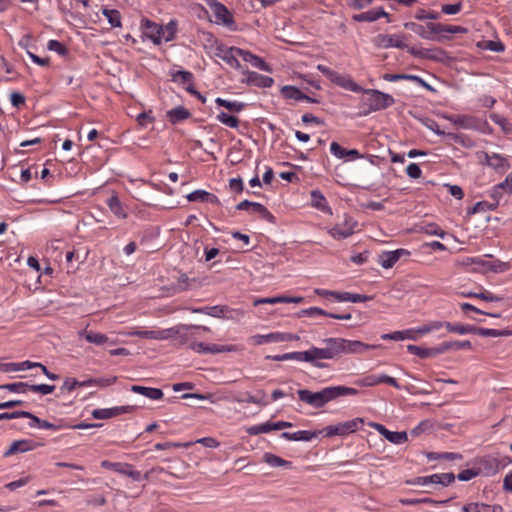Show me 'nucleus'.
Listing matches in <instances>:
<instances>
[{
  "label": "nucleus",
  "instance_id": "obj_51",
  "mask_svg": "<svg viewBox=\"0 0 512 512\" xmlns=\"http://www.w3.org/2000/svg\"><path fill=\"white\" fill-rule=\"evenodd\" d=\"M407 52L411 54L414 57L421 58V59H427L432 60L433 56V48L432 49H417L416 47H409Z\"/></svg>",
  "mask_w": 512,
  "mask_h": 512
},
{
  "label": "nucleus",
  "instance_id": "obj_52",
  "mask_svg": "<svg viewBox=\"0 0 512 512\" xmlns=\"http://www.w3.org/2000/svg\"><path fill=\"white\" fill-rule=\"evenodd\" d=\"M446 351L448 350H462V349H471L472 345L469 340L463 341H446L444 342Z\"/></svg>",
  "mask_w": 512,
  "mask_h": 512
},
{
  "label": "nucleus",
  "instance_id": "obj_56",
  "mask_svg": "<svg viewBox=\"0 0 512 512\" xmlns=\"http://www.w3.org/2000/svg\"><path fill=\"white\" fill-rule=\"evenodd\" d=\"M330 312H327L321 308L318 307H310L307 309H303L299 312V316H308V317H314V316H326L329 317Z\"/></svg>",
  "mask_w": 512,
  "mask_h": 512
},
{
  "label": "nucleus",
  "instance_id": "obj_37",
  "mask_svg": "<svg viewBox=\"0 0 512 512\" xmlns=\"http://www.w3.org/2000/svg\"><path fill=\"white\" fill-rule=\"evenodd\" d=\"M81 335H83L85 337L87 342L93 343L96 345H102L108 341V337L105 334L94 332V331L83 330L81 332Z\"/></svg>",
  "mask_w": 512,
  "mask_h": 512
},
{
  "label": "nucleus",
  "instance_id": "obj_47",
  "mask_svg": "<svg viewBox=\"0 0 512 512\" xmlns=\"http://www.w3.org/2000/svg\"><path fill=\"white\" fill-rule=\"evenodd\" d=\"M103 14L112 27H121V15L118 10L104 9Z\"/></svg>",
  "mask_w": 512,
  "mask_h": 512
},
{
  "label": "nucleus",
  "instance_id": "obj_30",
  "mask_svg": "<svg viewBox=\"0 0 512 512\" xmlns=\"http://www.w3.org/2000/svg\"><path fill=\"white\" fill-rule=\"evenodd\" d=\"M191 116V113L188 109L183 106H178L167 112V117L172 124L179 123L183 120L188 119Z\"/></svg>",
  "mask_w": 512,
  "mask_h": 512
},
{
  "label": "nucleus",
  "instance_id": "obj_62",
  "mask_svg": "<svg viewBox=\"0 0 512 512\" xmlns=\"http://www.w3.org/2000/svg\"><path fill=\"white\" fill-rule=\"evenodd\" d=\"M415 19L417 20H437L439 18V14L437 12H427L425 9H419L415 14Z\"/></svg>",
  "mask_w": 512,
  "mask_h": 512
},
{
  "label": "nucleus",
  "instance_id": "obj_11",
  "mask_svg": "<svg viewBox=\"0 0 512 512\" xmlns=\"http://www.w3.org/2000/svg\"><path fill=\"white\" fill-rule=\"evenodd\" d=\"M405 39H406L405 35L379 34L376 37H374L372 41H373V44L378 48L387 49V48L395 47V48H399V49H404V48L408 49L409 47L404 42Z\"/></svg>",
  "mask_w": 512,
  "mask_h": 512
},
{
  "label": "nucleus",
  "instance_id": "obj_2",
  "mask_svg": "<svg viewBox=\"0 0 512 512\" xmlns=\"http://www.w3.org/2000/svg\"><path fill=\"white\" fill-rule=\"evenodd\" d=\"M324 347H312L311 349L304 351L308 356L305 357V362H310L317 368H327L328 365L323 362H319L321 359H334L340 356V349L342 341L340 338H326L322 341Z\"/></svg>",
  "mask_w": 512,
  "mask_h": 512
},
{
  "label": "nucleus",
  "instance_id": "obj_29",
  "mask_svg": "<svg viewBox=\"0 0 512 512\" xmlns=\"http://www.w3.org/2000/svg\"><path fill=\"white\" fill-rule=\"evenodd\" d=\"M242 59L245 62H249L253 67H256L260 70L268 72L271 70L269 65L262 58L252 54L247 50H243Z\"/></svg>",
  "mask_w": 512,
  "mask_h": 512
},
{
  "label": "nucleus",
  "instance_id": "obj_31",
  "mask_svg": "<svg viewBox=\"0 0 512 512\" xmlns=\"http://www.w3.org/2000/svg\"><path fill=\"white\" fill-rule=\"evenodd\" d=\"M308 356L304 351L288 352L281 355H267L265 358L272 361H286V360H297L305 361V357Z\"/></svg>",
  "mask_w": 512,
  "mask_h": 512
},
{
  "label": "nucleus",
  "instance_id": "obj_12",
  "mask_svg": "<svg viewBox=\"0 0 512 512\" xmlns=\"http://www.w3.org/2000/svg\"><path fill=\"white\" fill-rule=\"evenodd\" d=\"M369 425L376 429L381 436H383L392 444L401 445L408 440V435L405 431H390L384 425L375 422H371Z\"/></svg>",
  "mask_w": 512,
  "mask_h": 512
},
{
  "label": "nucleus",
  "instance_id": "obj_16",
  "mask_svg": "<svg viewBox=\"0 0 512 512\" xmlns=\"http://www.w3.org/2000/svg\"><path fill=\"white\" fill-rule=\"evenodd\" d=\"M291 425L292 424L290 422H285V421H278L275 423L266 422V423H262L259 425H254V426L249 427L247 429V432L250 435H258L261 433H268L273 430H281L283 428L290 427Z\"/></svg>",
  "mask_w": 512,
  "mask_h": 512
},
{
  "label": "nucleus",
  "instance_id": "obj_40",
  "mask_svg": "<svg viewBox=\"0 0 512 512\" xmlns=\"http://www.w3.org/2000/svg\"><path fill=\"white\" fill-rule=\"evenodd\" d=\"M256 345H262L270 342H281V333H269L267 335H254L251 338Z\"/></svg>",
  "mask_w": 512,
  "mask_h": 512
},
{
  "label": "nucleus",
  "instance_id": "obj_22",
  "mask_svg": "<svg viewBox=\"0 0 512 512\" xmlns=\"http://www.w3.org/2000/svg\"><path fill=\"white\" fill-rule=\"evenodd\" d=\"M247 78L245 80L246 84L261 88L271 87L274 83L273 78L269 76L261 75L254 71H246Z\"/></svg>",
  "mask_w": 512,
  "mask_h": 512
},
{
  "label": "nucleus",
  "instance_id": "obj_54",
  "mask_svg": "<svg viewBox=\"0 0 512 512\" xmlns=\"http://www.w3.org/2000/svg\"><path fill=\"white\" fill-rule=\"evenodd\" d=\"M55 390L54 385L49 384H29V391L35 393H41L43 395H47L52 393Z\"/></svg>",
  "mask_w": 512,
  "mask_h": 512
},
{
  "label": "nucleus",
  "instance_id": "obj_8",
  "mask_svg": "<svg viewBox=\"0 0 512 512\" xmlns=\"http://www.w3.org/2000/svg\"><path fill=\"white\" fill-rule=\"evenodd\" d=\"M424 457L426 458L427 463H431L429 469H436L439 467H444L445 463L452 462L455 460L462 459V455L454 452H434V451H424Z\"/></svg>",
  "mask_w": 512,
  "mask_h": 512
},
{
  "label": "nucleus",
  "instance_id": "obj_58",
  "mask_svg": "<svg viewBox=\"0 0 512 512\" xmlns=\"http://www.w3.org/2000/svg\"><path fill=\"white\" fill-rule=\"evenodd\" d=\"M264 460L273 467H278L282 465H290V462L272 454V453H266L264 455Z\"/></svg>",
  "mask_w": 512,
  "mask_h": 512
},
{
  "label": "nucleus",
  "instance_id": "obj_59",
  "mask_svg": "<svg viewBox=\"0 0 512 512\" xmlns=\"http://www.w3.org/2000/svg\"><path fill=\"white\" fill-rule=\"evenodd\" d=\"M208 197V192L205 190H195L187 195L190 202H205Z\"/></svg>",
  "mask_w": 512,
  "mask_h": 512
},
{
  "label": "nucleus",
  "instance_id": "obj_32",
  "mask_svg": "<svg viewBox=\"0 0 512 512\" xmlns=\"http://www.w3.org/2000/svg\"><path fill=\"white\" fill-rule=\"evenodd\" d=\"M144 28L146 30V34L152 39L154 43L159 44L161 42L162 26H159L156 23L146 19L144 21Z\"/></svg>",
  "mask_w": 512,
  "mask_h": 512
},
{
  "label": "nucleus",
  "instance_id": "obj_5",
  "mask_svg": "<svg viewBox=\"0 0 512 512\" xmlns=\"http://www.w3.org/2000/svg\"><path fill=\"white\" fill-rule=\"evenodd\" d=\"M191 327L193 326L181 324L166 330H136L127 333V335L137 336L144 339L164 340L169 338L171 333H181L182 330H187Z\"/></svg>",
  "mask_w": 512,
  "mask_h": 512
},
{
  "label": "nucleus",
  "instance_id": "obj_27",
  "mask_svg": "<svg viewBox=\"0 0 512 512\" xmlns=\"http://www.w3.org/2000/svg\"><path fill=\"white\" fill-rule=\"evenodd\" d=\"M404 28L413 31L420 37L428 40H434L436 38L435 35L437 34L435 32H431V30H429L427 26L425 27L415 22L404 23Z\"/></svg>",
  "mask_w": 512,
  "mask_h": 512
},
{
  "label": "nucleus",
  "instance_id": "obj_43",
  "mask_svg": "<svg viewBox=\"0 0 512 512\" xmlns=\"http://www.w3.org/2000/svg\"><path fill=\"white\" fill-rule=\"evenodd\" d=\"M1 390H8L10 392L25 394L29 391V384L26 382H14L0 385Z\"/></svg>",
  "mask_w": 512,
  "mask_h": 512
},
{
  "label": "nucleus",
  "instance_id": "obj_61",
  "mask_svg": "<svg viewBox=\"0 0 512 512\" xmlns=\"http://www.w3.org/2000/svg\"><path fill=\"white\" fill-rule=\"evenodd\" d=\"M462 4L461 2L455 4H443L441 6V12L447 15H454L461 11Z\"/></svg>",
  "mask_w": 512,
  "mask_h": 512
},
{
  "label": "nucleus",
  "instance_id": "obj_63",
  "mask_svg": "<svg viewBox=\"0 0 512 512\" xmlns=\"http://www.w3.org/2000/svg\"><path fill=\"white\" fill-rule=\"evenodd\" d=\"M479 471H478V468H473V469H465L463 471H461L458 475H457V478L460 480V481H469L471 480L472 478L476 477L477 475H479Z\"/></svg>",
  "mask_w": 512,
  "mask_h": 512
},
{
  "label": "nucleus",
  "instance_id": "obj_24",
  "mask_svg": "<svg viewBox=\"0 0 512 512\" xmlns=\"http://www.w3.org/2000/svg\"><path fill=\"white\" fill-rule=\"evenodd\" d=\"M333 297L339 302H365L373 299V296L361 295L351 292H337L333 294Z\"/></svg>",
  "mask_w": 512,
  "mask_h": 512
},
{
  "label": "nucleus",
  "instance_id": "obj_34",
  "mask_svg": "<svg viewBox=\"0 0 512 512\" xmlns=\"http://www.w3.org/2000/svg\"><path fill=\"white\" fill-rule=\"evenodd\" d=\"M218 106L224 107L232 113H239L246 107V104L238 101H229L223 98H216L215 100Z\"/></svg>",
  "mask_w": 512,
  "mask_h": 512
},
{
  "label": "nucleus",
  "instance_id": "obj_42",
  "mask_svg": "<svg viewBox=\"0 0 512 512\" xmlns=\"http://www.w3.org/2000/svg\"><path fill=\"white\" fill-rule=\"evenodd\" d=\"M177 32L176 20H171L166 26H162L161 40L164 39L166 42L172 41L175 38Z\"/></svg>",
  "mask_w": 512,
  "mask_h": 512
},
{
  "label": "nucleus",
  "instance_id": "obj_28",
  "mask_svg": "<svg viewBox=\"0 0 512 512\" xmlns=\"http://www.w3.org/2000/svg\"><path fill=\"white\" fill-rule=\"evenodd\" d=\"M107 205L111 212L118 218L126 219L128 214L125 212L122 203L119 199V197L116 194H113L110 198L107 200Z\"/></svg>",
  "mask_w": 512,
  "mask_h": 512
},
{
  "label": "nucleus",
  "instance_id": "obj_41",
  "mask_svg": "<svg viewBox=\"0 0 512 512\" xmlns=\"http://www.w3.org/2000/svg\"><path fill=\"white\" fill-rule=\"evenodd\" d=\"M437 474L429 475V476H419L411 480H407L406 484L408 485H420V486H430L433 484H437Z\"/></svg>",
  "mask_w": 512,
  "mask_h": 512
},
{
  "label": "nucleus",
  "instance_id": "obj_23",
  "mask_svg": "<svg viewBox=\"0 0 512 512\" xmlns=\"http://www.w3.org/2000/svg\"><path fill=\"white\" fill-rule=\"evenodd\" d=\"M281 93L283 97L286 99L305 100L310 103H319L317 99L304 94L300 89H298L295 86H284L281 89Z\"/></svg>",
  "mask_w": 512,
  "mask_h": 512
},
{
  "label": "nucleus",
  "instance_id": "obj_50",
  "mask_svg": "<svg viewBox=\"0 0 512 512\" xmlns=\"http://www.w3.org/2000/svg\"><path fill=\"white\" fill-rule=\"evenodd\" d=\"M496 208L497 202L479 201L472 207L469 214H475L481 211H492Z\"/></svg>",
  "mask_w": 512,
  "mask_h": 512
},
{
  "label": "nucleus",
  "instance_id": "obj_3",
  "mask_svg": "<svg viewBox=\"0 0 512 512\" xmlns=\"http://www.w3.org/2000/svg\"><path fill=\"white\" fill-rule=\"evenodd\" d=\"M361 92L367 95L362 98V103L367 106V110L363 111L364 115L373 111L386 109L395 103V100L391 95L379 90L362 88Z\"/></svg>",
  "mask_w": 512,
  "mask_h": 512
},
{
  "label": "nucleus",
  "instance_id": "obj_15",
  "mask_svg": "<svg viewBox=\"0 0 512 512\" xmlns=\"http://www.w3.org/2000/svg\"><path fill=\"white\" fill-rule=\"evenodd\" d=\"M403 255H410V252L405 249H397L395 251H386L379 255V264L385 268L389 269L394 266V264L400 259Z\"/></svg>",
  "mask_w": 512,
  "mask_h": 512
},
{
  "label": "nucleus",
  "instance_id": "obj_60",
  "mask_svg": "<svg viewBox=\"0 0 512 512\" xmlns=\"http://www.w3.org/2000/svg\"><path fill=\"white\" fill-rule=\"evenodd\" d=\"M31 480V476H26V477H23V478H20L18 480H15V481H12V482H9L7 484H5V488H7L8 490L10 491H14L20 487H23L25 486L26 484H28Z\"/></svg>",
  "mask_w": 512,
  "mask_h": 512
},
{
  "label": "nucleus",
  "instance_id": "obj_38",
  "mask_svg": "<svg viewBox=\"0 0 512 512\" xmlns=\"http://www.w3.org/2000/svg\"><path fill=\"white\" fill-rule=\"evenodd\" d=\"M454 124L463 129H475L477 128V119L473 116L463 115L458 116L454 119Z\"/></svg>",
  "mask_w": 512,
  "mask_h": 512
},
{
  "label": "nucleus",
  "instance_id": "obj_20",
  "mask_svg": "<svg viewBox=\"0 0 512 512\" xmlns=\"http://www.w3.org/2000/svg\"><path fill=\"white\" fill-rule=\"evenodd\" d=\"M477 468L482 475H494L500 468V461L497 458L487 456L480 459Z\"/></svg>",
  "mask_w": 512,
  "mask_h": 512
},
{
  "label": "nucleus",
  "instance_id": "obj_19",
  "mask_svg": "<svg viewBox=\"0 0 512 512\" xmlns=\"http://www.w3.org/2000/svg\"><path fill=\"white\" fill-rule=\"evenodd\" d=\"M134 408L132 406H120L106 409H95L92 412V416L95 419H109L112 417H116L123 413L131 412Z\"/></svg>",
  "mask_w": 512,
  "mask_h": 512
},
{
  "label": "nucleus",
  "instance_id": "obj_18",
  "mask_svg": "<svg viewBox=\"0 0 512 512\" xmlns=\"http://www.w3.org/2000/svg\"><path fill=\"white\" fill-rule=\"evenodd\" d=\"M485 159V164L489 167L495 169L498 172H505L509 169L510 165L506 158L502 157L501 155L497 153H493L492 155H489L486 152L482 153Z\"/></svg>",
  "mask_w": 512,
  "mask_h": 512
},
{
  "label": "nucleus",
  "instance_id": "obj_10",
  "mask_svg": "<svg viewBox=\"0 0 512 512\" xmlns=\"http://www.w3.org/2000/svg\"><path fill=\"white\" fill-rule=\"evenodd\" d=\"M201 444L205 448H217L219 442L212 437H204L199 439L190 440L187 442H164L157 443L154 448H189L192 445Z\"/></svg>",
  "mask_w": 512,
  "mask_h": 512
},
{
  "label": "nucleus",
  "instance_id": "obj_26",
  "mask_svg": "<svg viewBox=\"0 0 512 512\" xmlns=\"http://www.w3.org/2000/svg\"><path fill=\"white\" fill-rule=\"evenodd\" d=\"M319 435H320L319 430L318 431L300 430V431H297L294 433L283 432L281 434V437L288 439V440H293V441H309L312 438L318 437Z\"/></svg>",
  "mask_w": 512,
  "mask_h": 512
},
{
  "label": "nucleus",
  "instance_id": "obj_46",
  "mask_svg": "<svg viewBox=\"0 0 512 512\" xmlns=\"http://www.w3.org/2000/svg\"><path fill=\"white\" fill-rule=\"evenodd\" d=\"M399 502L403 505H407V506H415V505H418V504H439L441 503L440 501H436L432 498H402L399 500Z\"/></svg>",
  "mask_w": 512,
  "mask_h": 512
},
{
  "label": "nucleus",
  "instance_id": "obj_45",
  "mask_svg": "<svg viewBox=\"0 0 512 512\" xmlns=\"http://www.w3.org/2000/svg\"><path fill=\"white\" fill-rule=\"evenodd\" d=\"M353 228L352 227H345L342 228L340 226H335L329 230V234L337 240L345 239L353 234Z\"/></svg>",
  "mask_w": 512,
  "mask_h": 512
},
{
  "label": "nucleus",
  "instance_id": "obj_6",
  "mask_svg": "<svg viewBox=\"0 0 512 512\" xmlns=\"http://www.w3.org/2000/svg\"><path fill=\"white\" fill-rule=\"evenodd\" d=\"M362 423L363 420L361 418H356L343 423H338L337 425L327 426L319 430V434L325 437H332L336 435L344 436L346 434L355 432L358 429V425Z\"/></svg>",
  "mask_w": 512,
  "mask_h": 512
},
{
  "label": "nucleus",
  "instance_id": "obj_13",
  "mask_svg": "<svg viewBox=\"0 0 512 512\" xmlns=\"http://www.w3.org/2000/svg\"><path fill=\"white\" fill-rule=\"evenodd\" d=\"M209 7L215 16L217 23H221L227 27H230L234 23L232 14L222 3L212 0L209 2Z\"/></svg>",
  "mask_w": 512,
  "mask_h": 512
},
{
  "label": "nucleus",
  "instance_id": "obj_33",
  "mask_svg": "<svg viewBox=\"0 0 512 512\" xmlns=\"http://www.w3.org/2000/svg\"><path fill=\"white\" fill-rule=\"evenodd\" d=\"M311 204L322 212H330V207L327 204L326 198L318 190H313L311 192Z\"/></svg>",
  "mask_w": 512,
  "mask_h": 512
},
{
  "label": "nucleus",
  "instance_id": "obj_36",
  "mask_svg": "<svg viewBox=\"0 0 512 512\" xmlns=\"http://www.w3.org/2000/svg\"><path fill=\"white\" fill-rule=\"evenodd\" d=\"M254 213H258L264 220L269 223H276L275 216L268 211V209L261 203L253 202L252 208H250Z\"/></svg>",
  "mask_w": 512,
  "mask_h": 512
},
{
  "label": "nucleus",
  "instance_id": "obj_4",
  "mask_svg": "<svg viewBox=\"0 0 512 512\" xmlns=\"http://www.w3.org/2000/svg\"><path fill=\"white\" fill-rule=\"evenodd\" d=\"M317 69L323 74L325 75L331 82H333L334 84L342 87V88H345L347 90H350L352 92H361L362 91V87H360L358 84H356L350 76H347V75H343V74H340L332 69H330L329 67L325 66V65H322V64H319L317 66Z\"/></svg>",
  "mask_w": 512,
  "mask_h": 512
},
{
  "label": "nucleus",
  "instance_id": "obj_57",
  "mask_svg": "<svg viewBox=\"0 0 512 512\" xmlns=\"http://www.w3.org/2000/svg\"><path fill=\"white\" fill-rule=\"evenodd\" d=\"M125 468H121L119 474L126 475L132 478L134 481H140L142 478L141 472L134 470L132 465L124 463Z\"/></svg>",
  "mask_w": 512,
  "mask_h": 512
},
{
  "label": "nucleus",
  "instance_id": "obj_49",
  "mask_svg": "<svg viewBox=\"0 0 512 512\" xmlns=\"http://www.w3.org/2000/svg\"><path fill=\"white\" fill-rule=\"evenodd\" d=\"M224 310V315L222 316L223 319L239 321L244 316V311L242 309L230 308L225 305Z\"/></svg>",
  "mask_w": 512,
  "mask_h": 512
},
{
  "label": "nucleus",
  "instance_id": "obj_53",
  "mask_svg": "<svg viewBox=\"0 0 512 512\" xmlns=\"http://www.w3.org/2000/svg\"><path fill=\"white\" fill-rule=\"evenodd\" d=\"M47 47L61 56H66L69 53L67 47L57 40H49Z\"/></svg>",
  "mask_w": 512,
  "mask_h": 512
},
{
  "label": "nucleus",
  "instance_id": "obj_64",
  "mask_svg": "<svg viewBox=\"0 0 512 512\" xmlns=\"http://www.w3.org/2000/svg\"><path fill=\"white\" fill-rule=\"evenodd\" d=\"M498 189H502L506 194L512 193V173H510L503 182L498 184Z\"/></svg>",
  "mask_w": 512,
  "mask_h": 512
},
{
  "label": "nucleus",
  "instance_id": "obj_1",
  "mask_svg": "<svg viewBox=\"0 0 512 512\" xmlns=\"http://www.w3.org/2000/svg\"><path fill=\"white\" fill-rule=\"evenodd\" d=\"M299 400L310 405L313 408H322L328 402L333 401L342 396L357 395L358 390L346 386L325 387L320 391L312 392L307 389L297 391Z\"/></svg>",
  "mask_w": 512,
  "mask_h": 512
},
{
  "label": "nucleus",
  "instance_id": "obj_44",
  "mask_svg": "<svg viewBox=\"0 0 512 512\" xmlns=\"http://www.w3.org/2000/svg\"><path fill=\"white\" fill-rule=\"evenodd\" d=\"M172 81L179 82L181 84H188L193 82V74L190 71L178 70L171 73Z\"/></svg>",
  "mask_w": 512,
  "mask_h": 512
},
{
  "label": "nucleus",
  "instance_id": "obj_17",
  "mask_svg": "<svg viewBox=\"0 0 512 512\" xmlns=\"http://www.w3.org/2000/svg\"><path fill=\"white\" fill-rule=\"evenodd\" d=\"M340 340L342 341V345H340V355L347 353H363L368 349L376 348L375 345H368L361 341H351L343 338H340Z\"/></svg>",
  "mask_w": 512,
  "mask_h": 512
},
{
  "label": "nucleus",
  "instance_id": "obj_55",
  "mask_svg": "<svg viewBox=\"0 0 512 512\" xmlns=\"http://www.w3.org/2000/svg\"><path fill=\"white\" fill-rule=\"evenodd\" d=\"M116 381V377H113L112 379H88L85 381H79V384L77 387H86V386H92V385H110L113 384Z\"/></svg>",
  "mask_w": 512,
  "mask_h": 512
},
{
  "label": "nucleus",
  "instance_id": "obj_14",
  "mask_svg": "<svg viewBox=\"0 0 512 512\" xmlns=\"http://www.w3.org/2000/svg\"><path fill=\"white\" fill-rule=\"evenodd\" d=\"M381 17H385L387 22H391L390 15L382 7L374 8L359 14L353 15L352 19L356 22H374Z\"/></svg>",
  "mask_w": 512,
  "mask_h": 512
},
{
  "label": "nucleus",
  "instance_id": "obj_48",
  "mask_svg": "<svg viewBox=\"0 0 512 512\" xmlns=\"http://www.w3.org/2000/svg\"><path fill=\"white\" fill-rule=\"evenodd\" d=\"M216 118L220 123H222L230 128H237L240 123V121L237 117L229 115L225 112H220Z\"/></svg>",
  "mask_w": 512,
  "mask_h": 512
},
{
  "label": "nucleus",
  "instance_id": "obj_7",
  "mask_svg": "<svg viewBox=\"0 0 512 512\" xmlns=\"http://www.w3.org/2000/svg\"><path fill=\"white\" fill-rule=\"evenodd\" d=\"M243 49L237 47H227L223 44H217L215 48V56L225 61L228 65L235 69H240L241 64L238 57H242Z\"/></svg>",
  "mask_w": 512,
  "mask_h": 512
},
{
  "label": "nucleus",
  "instance_id": "obj_25",
  "mask_svg": "<svg viewBox=\"0 0 512 512\" xmlns=\"http://www.w3.org/2000/svg\"><path fill=\"white\" fill-rule=\"evenodd\" d=\"M131 391L141 394L151 400H160L163 398V392L159 388L145 387L140 385H133Z\"/></svg>",
  "mask_w": 512,
  "mask_h": 512
},
{
  "label": "nucleus",
  "instance_id": "obj_9",
  "mask_svg": "<svg viewBox=\"0 0 512 512\" xmlns=\"http://www.w3.org/2000/svg\"><path fill=\"white\" fill-rule=\"evenodd\" d=\"M190 349L200 354H218L242 350L238 345L206 344L204 342H193L190 344Z\"/></svg>",
  "mask_w": 512,
  "mask_h": 512
},
{
  "label": "nucleus",
  "instance_id": "obj_39",
  "mask_svg": "<svg viewBox=\"0 0 512 512\" xmlns=\"http://www.w3.org/2000/svg\"><path fill=\"white\" fill-rule=\"evenodd\" d=\"M445 327L448 332L464 335V334H474L475 326L445 322Z\"/></svg>",
  "mask_w": 512,
  "mask_h": 512
},
{
  "label": "nucleus",
  "instance_id": "obj_21",
  "mask_svg": "<svg viewBox=\"0 0 512 512\" xmlns=\"http://www.w3.org/2000/svg\"><path fill=\"white\" fill-rule=\"evenodd\" d=\"M427 28L431 30V32H435L439 35H442L444 33H450V34H464L468 32V29L462 26H454V25H447L442 23H427Z\"/></svg>",
  "mask_w": 512,
  "mask_h": 512
},
{
  "label": "nucleus",
  "instance_id": "obj_35",
  "mask_svg": "<svg viewBox=\"0 0 512 512\" xmlns=\"http://www.w3.org/2000/svg\"><path fill=\"white\" fill-rule=\"evenodd\" d=\"M435 132L438 135L446 136L449 140H451L457 144H460L464 147H471L473 145L471 139L463 134L445 133L443 131H440L439 129H437Z\"/></svg>",
  "mask_w": 512,
  "mask_h": 512
}]
</instances>
